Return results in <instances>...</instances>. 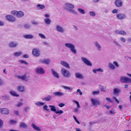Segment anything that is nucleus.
Listing matches in <instances>:
<instances>
[{
	"label": "nucleus",
	"mask_w": 131,
	"mask_h": 131,
	"mask_svg": "<svg viewBox=\"0 0 131 131\" xmlns=\"http://www.w3.org/2000/svg\"><path fill=\"white\" fill-rule=\"evenodd\" d=\"M74 8V5L68 3H66L65 4L64 8L65 9L72 14H77V13L73 9Z\"/></svg>",
	"instance_id": "f257e3e1"
},
{
	"label": "nucleus",
	"mask_w": 131,
	"mask_h": 131,
	"mask_svg": "<svg viewBox=\"0 0 131 131\" xmlns=\"http://www.w3.org/2000/svg\"><path fill=\"white\" fill-rule=\"evenodd\" d=\"M64 45L74 54H75L77 53V51L75 49V46L74 44L70 43H65Z\"/></svg>",
	"instance_id": "f03ea898"
},
{
	"label": "nucleus",
	"mask_w": 131,
	"mask_h": 131,
	"mask_svg": "<svg viewBox=\"0 0 131 131\" xmlns=\"http://www.w3.org/2000/svg\"><path fill=\"white\" fill-rule=\"evenodd\" d=\"M11 13L12 15L15 16L17 18H19L23 17L25 15L24 13L21 11L13 10L11 11Z\"/></svg>",
	"instance_id": "7ed1b4c3"
},
{
	"label": "nucleus",
	"mask_w": 131,
	"mask_h": 131,
	"mask_svg": "<svg viewBox=\"0 0 131 131\" xmlns=\"http://www.w3.org/2000/svg\"><path fill=\"white\" fill-rule=\"evenodd\" d=\"M119 80L122 83H131V78L128 77L121 76L120 77Z\"/></svg>",
	"instance_id": "20e7f679"
},
{
	"label": "nucleus",
	"mask_w": 131,
	"mask_h": 131,
	"mask_svg": "<svg viewBox=\"0 0 131 131\" xmlns=\"http://www.w3.org/2000/svg\"><path fill=\"white\" fill-rule=\"evenodd\" d=\"M61 72L62 75L66 77H69L71 75L69 71L64 68H62L61 69Z\"/></svg>",
	"instance_id": "39448f33"
},
{
	"label": "nucleus",
	"mask_w": 131,
	"mask_h": 131,
	"mask_svg": "<svg viewBox=\"0 0 131 131\" xmlns=\"http://www.w3.org/2000/svg\"><path fill=\"white\" fill-rule=\"evenodd\" d=\"M49 107L50 108L51 111L54 112L56 114H61L63 113V111L62 110H59L57 109V107H55L54 105H49Z\"/></svg>",
	"instance_id": "423d86ee"
},
{
	"label": "nucleus",
	"mask_w": 131,
	"mask_h": 131,
	"mask_svg": "<svg viewBox=\"0 0 131 131\" xmlns=\"http://www.w3.org/2000/svg\"><path fill=\"white\" fill-rule=\"evenodd\" d=\"M113 63L115 65H114L111 63H109L108 64V67L111 70H113L115 69V66L117 67H119V65L117 62L115 61L113 62Z\"/></svg>",
	"instance_id": "0eeeda50"
},
{
	"label": "nucleus",
	"mask_w": 131,
	"mask_h": 131,
	"mask_svg": "<svg viewBox=\"0 0 131 131\" xmlns=\"http://www.w3.org/2000/svg\"><path fill=\"white\" fill-rule=\"evenodd\" d=\"M81 58L82 61L87 66H92V64L91 62L86 58L83 57H82Z\"/></svg>",
	"instance_id": "6e6552de"
},
{
	"label": "nucleus",
	"mask_w": 131,
	"mask_h": 131,
	"mask_svg": "<svg viewBox=\"0 0 131 131\" xmlns=\"http://www.w3.org/2000/svg\"><path fill=\"white\" fill-rule=\"evenodd\" d=\"M32 54L34 56L39 57L40 55V51L37 48H34L32 50Z\"/></svg>",
	"instance_id": "1a4fd4ad"
},
{
	"label": "nucleus",
	"mask_w": 131,
	"mask_h": 131,
	"mask_svg": "<svg viewBox=\"0 0 131 131\" xmlns=\"http://www.w3.org/2000/svg\"><path fill=\"white\" fill-rule=\"evenodd\" d=\"M6 19L8 21L11 22H14L16 21L15 17L11 15H7L5 16Z\"/></svg>",
	"instance_id": "9d476101"
},
{
	"label": "nucleus",
	"mask_w": 131,
	"mask_h": 131,
	"mask_svg": "<svg viewBox=\"0 0 131 131\" xmlns=\"http://www.w3.org/2000/svg\"><path fill=\"white\" fill-rule=\"evenodd\" d=\"M35 72L37 74H42L45 73V71L42 67H39L36 69Z\"/></svg>",
	"instance_id": "9b49d317"
},
{
	"label": "nucleus",
	"mask_w": 131,
	"mask_h": 131,
	"mask_svg": "<svg viewBox=\"0 0 131 131\" xmlns=\"http://www.w3.org/2000/svg\"><path fill=\"white\" fill-rule=\"evenodd\" d=\"M94 43L95 48L97 51H101L102 47L98 41H95L94 42Z\"/></svg>",
	"instance_id": "f8f14e48"
},
{
	"label": "nucleus",
	"mask_w": 131,
	"mask_h": 131,
	"mask_svg": "<svg viewBox=\"0 0 131 131\" xmlns=\"http://www.w3.org/2000/svg\"><path fill=\"white\" fill-rule=\"evenodd\" d=\"M56 29L58 32L61 33H63L65 31V30L61 26L57 25L56 26Z\"/></svg>",
	"instance_id": "ddd939ff"
},
{
	"label": "nucleus",
	"mask_w": 131,
	"mask_h": 131,
	"mask_svg": "<svg viewBox=\"0 0 131 131\" xmlns=\"http://www.w3.org/2000/svg\"><path fill=\"white\" fill-rule=\"evenodd\" d=\"M9 110L6 108L0 109V113L4 115H7L9 113Z\"/></svg>",
	"instance_id": "4468645a"
},
{
	"label": "nucleus",
	"mask_w": 131,
	"mask_h": 131,
	"mask_svg": "<svg viewBox=\"0 0 131 131\" xmlns=\"http://www.w3.org/2000/svg\"><path fill=\"white\" fill-rule=\"evenodd\" d=\"M91 101L93 106H97L100 105V103L97 99L92 98Z\"/></svg>",
	"instance_id": "2eb2a0df"
},
{
	"label": "nucleus",
	"mask_w": 131,
	"mask_h": 131,
	"mask_svg": "<svg viewBox=\"0 0 131 131\" xmlns=\"http://www.w3.org/2000/svg\"><path fill=\"white\" fill-rule=\"evenodd\" d=\"M18 45V43L17 42L12 41L9 43V47L11 48L16 47Z\"/></svg>",
	"instance_id": "dca6fc26"
},
{
	"label": "nucleus",
	"mask_w": 131,
	"mask_h": 131,
	"mask_svg": "<svg viewBox=\"0 0 131 131\" xmlns=\"http://www.w3.org/2000/svg\"><path fill=\"white\" fill-rule=\"evenodd\" d=\"M18 78L25 81H28L29 80V77H27L26 74L24 75L18 76Z\"/></svg>",
	"instance_id": "f3484780"
},
{
	"label": "nucleus",
	"mask_w": 131,
	"mask_h": 131,
	"mask_svg": "<svg viewBox=\"0 0 131 131\" xmlns=\"http://www.w3.org/2000/svg\"><path fill=\"white\" fill-rule=\"evenodd\" d=\"M115 4L117 7H120L122 6L123 2L122 0H116Z\"/></svg>",
	"instance_id": "a211bd4d"
},
{
	"label": "nucleus",
	"mask_w": 131,
	"mask_h": 131,
	"mask_svg": "<svg viewBox=\"0 0 131 131\" xmlns=\"http://www.w3.org/2000/svg\"><path fill=\"white\" fill-rule=\"evenodd\" d=\"M117 18L120 20H122L125 18L126 17L124 14L120 13L117 14L116 15Z\"/></svg>",
	"instance_id": "6ab92c4d"
},
{
	"label": "nucleus",
	"mask_w": 131,
	"mask_h": 131,
	"mask_svg": "<svg viewBox=\"0 0 131 131\" xmlns=\"http://www.w3.org/2000/svg\"><path fill=\"white\" fill-rule=\"evenodd\" d=\"M116 34L124 35H126V33L124 31L116 30L115 31Z\"/></svg>",
	"instance_id": "aec40b11"
},
{
	"label": "nucleus",
	"mask_w": 131,
	"mask_h": 131,
	"mask_svg": "<svg viewBox=\"0 0 131 131\" xmlns=\"http://www.w3.org/2000/svg\"><path fill=\"white\" fill-rule=\"evenodd\" d=\"M53 94L54 96L60 97L64 95V94L63 93L61 92H56L53 93Z\"/></svg>",
	"instance_id": "412c9836"
},
{
	"label": "nucleus",
	"mask_w": 131,
	"mask_h": 131,
	"mask_svg": "<svg viewBox=\"0 0 131 131\" xmlns=\"http://www.w3.org/2000/svg\"><path fill=\"white\" fill-rule=\"evenodd\" d=\"M60 64L62 66L67 68H70V67L69 63L66 61L61 60L60 61Z\"/></svg>",
	"instance_id": "4be33fe9"
},
{
	"label": "nucleus",
	"mask_w": 131,
	"mask_h": 131,
	"mask_svg": "<svg viewBox=\"0 0 131 131\" xmlns=\"http://www.w3.org/2000/svg\"><path fill=\"white\" fill-rule=\"evenodd\" d=\"M75 77L80 79H83L84 78V76L81 73L79 72H76L75 74Z\"/></svg>",
	"instance_id": "5701e85b"
},
{
	"label": "nucleus",
	"mask_w": 131,
	"mask_h": 131,
	"mask_svg": "<svg viewBox=\"0 0 131 131\" xmlns=\"http://www.w3.org/2000/svg\"><path fill=\"white\" fill-rule=\"evenodd\" d=\"M31 126L32 128L34 129L35 130L37 131H41V129H40V127L36 126L34 124L32 123L31 124Z\"/></svg>",
	"instance_id": "b1692460"
},
{
	"label": "nucleus",
	"mask_w": 131,
	"mask_h": 131,
	"mask_svg": "<svg viewBox=\"0 0 131 131\" xmlns=\"http://www.w3.org/2000/svg\"><path fill=\"white\" fill-rule=\"evenodd\" d=\"M51 72L53 75L55 77L57 78H59V74L54 69H52L51 70Z\"/></svg>",
	"instance_id": "393cba45"
},
{
	"label": "nucleus",
	"mask_w": 131,
	"mask_h": 131,
	"mask_svg": "<svg viewBox=\"0 0 131 131\" xmlns=\"http://www.w3.org/2000/svg\"><path fill=\"white\" fill-rule=\"evenodd\" d=\"M121 92V90L118 88H115L113 89V94L115 95H118Z\"/></svg>",
	"instance_id": "a878e982"
},
{
	"label": "nucleus",
	"mask_w": 131,
	"mask_h": 131,
	"mask_svg": "<svg viewBox=\"0 0 131 131\" xmlns=\"http://www.w3.org/2000/svg\"><path fill=\"white\" fill-rule=\"evenodd\" d=\"M17 88L18 91L21 92H23L25 91V88L23 86H19Z\"/></svg>",
	"instance_id": "bb28decb"
},
{
	"label": "nucleus",
	"mask_w": 131,
	"mask_h": 131,
	"mask_svg": "<svg viewBox=\"0 0 131 131\" xmlns=\"http://www.w3.org/2000/svg\"><path fill=\"white\" fill-rule=\"evenodd\" d=\"M92 71L95 74H96L97 72H104L103 70L101 68H99L98 69H94Z\"/></svg>",
	"instance_id": "cd10ccee"
},
{
	"label": "nucleus",
	"mask_w": 131,
	"mask_h": 131,
	"mask_svg": "<svg viewBox=\"0 0 131 131\" xmlns=\"http://www.w3.org/2000/svg\"><path fill=\"white\" fill-rule=\"evenodd\" d=\"M37 8L39 10H42L44 9L45 8V5L41 4H38L36 6Z\"/></svg>",
	"instance_id": "c85d7f7f"
},
{
	"label": "nucleus",
	"mask_w": 131,
	"mask_h": 131,
	"mask_svg": "<svg viewBox=\"0 0 131 131\" xmlns=\"http://www.w3.org/2000/svg\"><path fill=\"white\" fill-rule=\"evenodd\" d=\"M23 37L26 39H31L33 38L34 36L32 35L27 34L24 35Z\"/></svg>",
	"instance_id": "c756f323"
},
{
	"label": "nucleus",
	"mask_w": 131,
	"mask_h": 131,
	"mask_svg": "<svg viewBox=\"0 0 131 131\" xmlns=\"http://www.w3.org/2000/svg\"><path fill=\"white\" fill-rule=\"evenodd\" d=\"M9 93L12 96L15 97H18L19 95L17 94L16 92L13 91H11L9 92Z\"/></svg>",
	"instance_id": "7c9ffc66"
},
{
	"label": "nucleus",
	"mask_w": 131,
	"mask_h": 131,
	"mask_svg": "<svg viewBox=\"0 0 131 131\" xmlns=\"http://www.w3.org/2000/svg\"><path fill=\"white\" fill-rule=\"evenodd\" d=\"M22 52L21 51H19V52H14L13 55L15 57H18L21 55H22Z\"/></svg>",
	"instance_id": "2f4dec72"
},
{
	"label": "nucleus",
	"mask_w": 131,
	"mask_h": 131,
	"mask_svg": "<svg viewBox=\"0 0 131 131\" xmlns=\"http://www.w3.org/2000/svg\"><path fill=\"white\" fill-rule=\"evenodd\" d=\"M20 126L21 128H27L28 127L27 125L23 122L21 123L20 124Z\"/></svg>",
	"instance_id": "473e14b6"
},
{
	"label": "nucleus",
	"mask_w": 131,
	"mask_h": 131,
	"mask_svg": "<svg viewBox=\"0 0 131 131\" xmlns=\"http://www.w3.org/2000/svg\"><path fill=\"white\" fill-rule=\"evenodd\" d=\"M35 104L36 105L40 106L43 105L45 104V103L38 101L35 103Z\"/></svg>",
	"instance_id": "72a5a7b5"
},
{
	"label": "nucleus",
	"mask_w": 131,
	"mask_h": 131,
	"mask_svg": "<svg viewBox=\"0 0 131 131\" xmlns=\"http://www.w3.org/2000/svg\"><path fill=\"white\" fill-rule=\"evenodd\" d=\"M45 23L47 25H49L51 23V20L49 18H46L44 19Z\"/></svg>",
	"instance_id": "f704fd0d"
},
{
	"label": "nucleus",
	"mask_w": 131,
	"mask_h": 131,
	"mask_svg": "<svg viewBox=\"0 0 131 131\" xmlns=\"http://www.w3.org/2000/svg\"><path fill=\"white\" fill-rule=\"evenodd\" d=\"M51 96L49 95L45 97L43 100L46 101H49L51 100Z\"/></svg>",
	"instance_id": "c9c22d12"
},
{
	"label": "nucleus",
	"mask_w": 131,
	"mask_h": 131,
	"mask_svg": "<svg viewBox=\"0 0 131 131\" xmlns=\"http://www.w3.org/2000/svg\"><path fill=\"white\" fill-rule=\"evenodd\" d=\"M78 11L81 14L84 15L85 13V12L84 10L81 8H78L77 9Z\"/></svg>",
	"instance_id": "e433bc0d"
},
{
	"label": "nucleus",
	"mask_w": 131,
	"mask_h": 131,
	"mask_svg": "<svg viewBox=\"0 0 131 131\" xmlns=\"http://www.w3.org/2000/svg\"><path fill=\"white\" fill-rule=\"evenodd\" d=\"M62 87L65 89L71 91H72V88L69 86H66L64 85H62Z\"/></svg>",
	"instance_id": "4c0bfd02"
},
{
	"label": "nucleus",
	"mask_w": 131,
	"mask_h": 131,
	"mask_svg": "<svg viewBox=\"0 0 131 131\" xmlns=\"http://www.w3.org/2000/svg\"><path fill=\"white\" fill-rule=\"evenodd\" d=\"M23 103L22 102H18L16 104L15 106L17 107H20L23 105Z\"/></svg>",
	"instance_id": "58836bf2"
},
{
	"label": "nucleus",
	"mask_w": 131,
	"mask_h": 131,
	"mask_svg": "<svg viewBox=\"0 0 131 131\" xmlns=\"http://www.w3.org/2000/svg\"><path fill=\"white\" fill-rule=\"evenodd\" d=\"M38 35L41 38L43 39H46V37L43 34L41 33H39L38 34Z\"/></svg>",
	"instance_id": "ea45409f"
},
{
	"label": "nucleus",
	"mask_w": 131,
	"mask_h": 131,
	"mask_svg": "<svg viewBox=\"0 0 131 131\" xmlns=\"http://www.w3.org/2000/svg\"><path fill=\"white\" fill-rule=\"evenodd\" d=\"M115 113V110L114 109H112L109 111V113L111 115H114Z\"/></svg>",
	"instance_id": "a19ab883"
},
{
	"label": "nucleus",
	"mask_w": 131,
	"mask_h": 131,
	"mask_svg": "<svg viewBox=\"0 0 131 131\" xmlns=\"http://www.w3.org/2000/svg\"><path fill=\"white\" fill-rule=\"evenodd\" d=\"M24 27L26 29H29L30 27L31 26L30 24H25L24 25Z\"/></svg>",
	"instance_id": "79ce46f5"
},
{
	"label": "nucleus",
	"mask_w": 131,
	"mask_h": 131,
	"mask_svg": "<svg viewBox=\"0 0 131 131\" xmlns=\"http://www.w3.org/2000/svg\"><path fill=\"white\" fill-rule=\"evenodd\" d=\"M43 109L45 111H47L49 112V110L48 108V106L46 105H44L43 107Z\"/></svg>",
	"instance_id": "37998d69"
},
{
	"label": "nucleus",
	"mask_w": 131,
	"mask_h": 131,
	"mask_svg": "<svg viewBox=\"0 0 131 131\" xmlns=\"http://www.w3.org/2000/svg\"><path fill=\"white\" fill-rule=\"evenodd\" d=\"M90 15L92 16H94L96 15L95 13L93 11H90L89 13Z\"/></svg>",
	"instance_id": "c03bdc74"
},
{
	"label": "nucleus",
	"mask_w": 131,
	"mask_h": 131,
	"mask_svg": "<svg viewBox=\"0 0 131 131\" xmlns=\"http://www.w3.org/2000/svg\"><path fill=\"white\" fill-rule=\"evenodd\" d=\"M19 62L21 63L24 64L26 65L28 64V63L25 61L22 60H19Z\"/></svg>",
	"instance_id": "a18cd8bd"
},
{
	"label": "nucleus",
	"mask_w": 131,
	"mask_h": 131,
	"mask_svg": "<svg viewBox=\"0 0 131 131\" xmlns=\"http://www.w3.org/2000/svg\"><path fill=\"white\" fill-rule=\"evenodd\" d=\"M16 121L15 120H11L9 121V123L10 124L13 125L16 123Z\"/></svg>",
	"instance_id": "49530a36"
},
{
	"label": "nucleus",
	"mask_w": 131,
	"mask_h": 131,
	"mask_svg": "<svg viewBox=\"0 0 131 131\" xmlns=\"http://www.w3.org/2000/svg\"><path fill=\"white\" fill-rule=\"evenodd\" d=\"M100 91H93L92 92V94L93 95H97L99 94Z\"/></svg>",
	"instance_id": "de8ad7c7"
},
{
	"label": "nucleus",
	"mask_w": 131,
	"mask_h": 131,
	"mask_svg": "<svg viewBox=\"0 0 131 131\" xmlns=\"http://www.w3.org/2000/svg\"><path fill=\"white\" fill-rule=\"evenodd\" d=\"M72 102H74L76 104H77V107L78 108H80V105L79 104V103L78 101H77L75 100H73L72 101Z\"/></svg>",
	"instance_id": "09e8293b"
},
{
	"label": "nucleus",
	"mask_w": 131,
	"mask_h": 131,
	"mask_svg": "<svg viewBox=\"0 0 131 131\" xmlns=\"http://www.w3.org/2000/svg\"><path fill=\"white\" fill-rule=\"evenodd\" d=\"M50 63V61L49 59H44V63L45 64H49Z\"/></svg>",
	"instance_id": "8fccbe9b"
},
{
	"label": "nucleus",
	"mask_w": 131,
	"mask_h": 131,
	"mask_svg": "<svg viewBox=\"0 0 131 131\" xmlns=\"http://www.w3.org/2000/svg\"><path fill=\"white\" fill-rule=\"evenodd\" d=\"M3 97H4V100L8 99H9V96L8 95H5L3 96Z\"/></svg>",
	"instance_id": "3c124183"
},
{
	"label": "nucleus",
	"mask_w": 131,
	"mask_h": 131,
	"mask_svg": "<svg viewBox=\"0 0 131 131\" xmlns=\"http://www.w3.org/2000/svg\"><path fill=\"white\" fill-rule=\"evenodd\" d=\"M120 40L123 42H125L126 41V39L124 38L121 37L120 38Z\"/></svg>",
	"instance_id": "603ef678"
},
{
	"label": "nucleus",
	"mask_w": 131,
	"mask_h": 131,
	"mask_svg": "<svg viewBox=\"0 0 131 131\" xmlns=\"http://www.w3.org/2000/svg\"><path fill=\"white\" fill-rule=\"evenodd\" d=\"M78 92H79V94L80 95H82V93L81 91V90L80 89H78L77 90L76 93H78Z\"/></svg>",
	"instance_id": "864d4df0"
},
{
	"label": "nucleus",
	"mask_w": 131,
	"mask_h": 131,
	"mask_svg": "<svg viewBox=\"0 0 131 131\" xmlns=\"http://www.w3.org/2000/svg\"><path fill=\"white\" fill-rule=\"evenodd\" d=\"M73 117L75 121L78 124H80V123L79 121H78L76 117L74 115H73Z\"/></svg>",
	"instance_id": "5fc2aeb1"
},
{
	"label": "nucleus",
	"mask_w": 131,
	"mask_h": 131,
	"mask_svg": "<svg viewBox=\"0 0 131 131\" xmlns=\"http://www.w3.org/2000/svg\"><path fill=\"white\" fill-rule=\"evenodd\" d=\"M3 124V121L0 118V128L2 127Z\"/></svg>",
	"instance_id": "6e6d98bb"
},
{
	"label": "nucleus",
	"mask_w": 131,
	"mask_h": 131,
	"mask_svg": "<svg viewBox=\"0 0 131 131\" xmlns=\"http://www.w3.org/2000/svg\"><path fill=\"white\" fill-rule=\"evenodd\" d=\"M118 12V10L116 9H114L112 11V13H113L115 14V13H117Z\"/></svg>",
	"instance_id": "4d7b16f0"
},
{
	"label": "nucleus",
	"mask_w": 131,
	"mask_h": 131,
	"mask_svg": "<svg viewBox=\"0 0 131 131\" xmlns=\"http://www.w3.org/2000/svg\"><path fill=\"white\" fill-rule=\"evenodd\" d=\"M4 82L0 78V86H2L3 85Z\"/></svg>",
	"instance_id": "13d9d810"
},
{
	"label": "nucleus",
	"mask_w": 131,
	"mask_h": 131,
	"mask_svg": "<svg viewBox=\"0 0 131 131\" xmlns=\"http://www.w3.org/2000/svg\"><path fill=\"white\" fill-rule=\"evenodd\" d=\"M106 100L109 102H112V101L110 99L109 97H106Z\"/></svg>",
	"instance_id": "bf43d9fd"
},
{
	"label": "nucleus",
	"mask_w": 131,
	"mask_h": 131,
	"mask_svg": "<svg viewBox=\"0 0 131 131\" xmlns=\"http://www.w3.org/2000/svg\"><path fill=\"white\" fill-rule=\"evenodd\" d=\"M58 105L60 107H62L65 105L63 103H61L59 104Z\"/></svg>",
	"instance_id": "052dcab7"
},
{
	"label": "nucleus",
	"mask_w": 131,
	"mask_h": 131,
	"mask_svg": "<svg viewBox=\"0 0 131 131\" xmlns=\"http://www.w3.org/2000/svg\"><path fill=\"white\" fill-rule=\"evenodd\" d=\"M104 106L106 108L109 109L111 108V107L108 105H107L106 104H105L104 105Z\"/></svg>",
	"instance_id": "680f3d73"
},
{
	"label": "nucleus",
	"mask_w": 131,
	"mask_h": 131,
	"mask_svg": "<svg viewBox=\"0 0 131 131\" xmlns=\"http://www.w3.org/2000/svg\"><path fill=\"white\" fill-rule=\"evenodd\" d=\"M125 58L127 60H131V58L129 57L126 56L125 57Z\"/></svg>",
	"instance_id": "e2e57ef3"
},
{
	"label": "nucleus",
	"mask_w": 131,
	"mask_h": 131,
	"mask_svg": "<svg viewBox=\"0 0 131 131\" xmlns=\"http://www.w3.org/2000/svg\"><path fill=\"white\" fill-rule=\"evenodd\" d=\"M32 23L33 24L37 25L38 24V23L35 21H34L32 22Z\"/></svg>",
	"instance_id": "0e129e2a"
},
{
	"label": "nucleus",
	"mask_w": 131,
	"mask_h": 131,
	"mask_svg": "<svg viewBox=\"0 0 131 131\" xmlns=\"http://www.w3.org/2000/svg\"><path fill=\"white\" fill-rule=\"evenodd\" d=\"M113 98L115 100V101L118 104L119 103V101L115 97H113Z\"/></svg>",
	"instance_id": "69168bd1"
},
{
	"label": "nucleus",
	"mask_w": 131,
	"mask_h": 131,
	"mask_svg": "<svg viewBox=\"0 0 131 131\" xmlns=\"http://www.w3.org/2000/svg\"><path fill=\"white\" fill-rule=\"evenodd\" d=\"M79 109L78 108H76L74 109L73 110V112L75 113H77L79 111Z\"/></svg>",
	"instance_id": "338daca9"
},
{
	"label": "nucleus",
	"mask_w": 131,
	"mask_h": 131,
	"mask_svg": "<svg viewBox=\"0 0 131 131\" xmlns=\"http://www.w3.org/2000/svg\"><path fill=\"white\" fill-rule=\"evenodd\" d=\"M100 90L101 91L103 92H105V89L103 86H102L101 87Z\"/></svg>",
	"instance_id": "774afa93"
}]
</instances>
